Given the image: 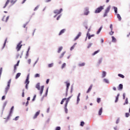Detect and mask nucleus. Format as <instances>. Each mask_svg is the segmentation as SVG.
Instances as JSON below:
<instances>
[{
    "mask_svg": "<svg viewBox=\"0 0 130 130\" xmlns=\"http://www.w3.org/2000/svg\"><path fill=\"white\" fill-rule=\"evenodd\" d=\"M36 87L38 90H39V91H40V94L41 96V95H42V93H43V91L44 90V86L43 85L40 88V83H38L36 84Z\"/></svg>",
    "mask_w": 130,
    "mask_h": 130,
    "instance_id": "nucleus-1",
    "label": "nucleus"
},
{
    "mask_svg": "<svg viewBox=\"0 0 130 130\" xmlns=\"http://www.w3.org/2000/svg\"><path fill=\"white\" fill-rule=\"evenodd\" d=\"M71 98H72V96H69L68 99L67 98H64L62 100V101H61L60 104L62 105L63 104V102H64V101H66V105H68V104H69V102L70 101V99H71Z\"/></svg>",
    "mask_w": 130,
    "mask_h": 130,
    "instance_id": "nucleus-2",
    "label": "nucleus"
},
{
    "mask_svg": "<svg viewBox=\"0 0 130 130\" xmlns=\"http://www.w3.org/2000/svg\"><path fill=\"white\" fill-rule=\"evenodd\" d=\"M22 41L19 42V43L16 46V50L17 51H20L21 50V49L22 48V46H23V45H22Z\"/></svg>",
    "mask_w": 130,
    "mask_h": 130,
    "instance_id": "nucleus-3",
    "label": "nucleus"
},
{
    "mask_svg": "<svg viewBox=\"0 0 130 130\" xmlns=\"http://www.w3.org/2000/svg\"><path fill=\"white\" fill-rule=\"evenodd\" d=\"M104 8L103 7V6H101V7L98 8L95 10L94 13H95V14H98V13H101V12L102 11V10H104Z\"/></svg>",
    "mask_w": 130,
    "mask_h": 130,
    "instance_id": "nucleus-4",
    "label": "nucleus"
},
{
    "mask_svg": "<svg viewBox=\"0 0 130 130\" xmlns=\"http://www.w3.org/2000/svg\"><path fill=\"white\" fill-rule=\"evenodd\" d=\"M110 9H111V6H109L108 8H107V9L105 10L104 17H106V16H107V14L109 13V12L110 11Z\"/></svg>",
    "mask_w": 130,
    "mask_h": 130,
    "instance_id": "nucleus-5",
    "label": "nucleus"
},
{
    "mask_svg": "<svg viewBox=\"0 0 130 130\" xmlns=\"http://www.w3.org/2000/svg\"><path fill=\"white\" fill-rule=\"evenodd\" d=\"M61 12H62V8H61L59 10H55L54 11V14H56V15H59Z\"/></svg>",
    "mask_w": 130,
    "mask_h": 130,
    "instance_id": "nucleus-6",
    "label": "nucleus"
},
{
    "mask_svg": "<svg viewBox=\"0 0 130 130\" xmlns=\"http://www.w3.org/2000/svg\"><path fill=\"white\" fill-rule=\"evenodd\" d=\"M13 110H14V106L12 107V108L11 109V110H10V112L9 113V115L7 117V119H10V117H11V115H12V113H13Z\"/></svg>",
    "mask_w": 130,
    "mask_h": 130,
    "instance_id": "nucleus-7",
    "label": "nucleus"
},
{
    "mask_svg": "<svg viewBox=\"0 0 130 130\" xmlns=\"http://www.w3.org/2000/svg\"><path fill=\"white\" fill-rule=\"evenodd\" d=\"M86 36L87 37H88V39L90 40L91 39V37H94V36H95V35H90V33H89V32H87V34H86Z\"/></svg>",
    "mask_w": 130,
    "mask_h": 130,
    "instance_id": "nucleus-8",
    "label": "nucleus"
},
{
    "mask_svg": "<svg viewBox=\"0 0 130 130\" xmlns=\"http://www.w3.org/2000/svg\"><path fill=\"white\" fill-rule=\"evenodd\" d=\"M5 18H6V16H4L3 17V19H2V20H3L4 22H8V21H9V19H10V16H7L6 19H5Z\"/></svg>",
    "mask_w": 130,
    "mask_h": 130,
    "instance_id": "nucleus-9",
    "label": "nucleus"
},
{
    "mask_svg": "<svg viewBox=\"0 0 130 130\" xmlns=\"http://www.w3.org/2000/svg\"><path fill=\"white\" fill-rule=\"evenodd\" d=\"M84 14L85 16H88V15H89V8H86L85 9V11H84Z\"/></svg>",
    "mask_w": 130,
    "mask_h": 130,
    "instance_id": "nucleus-10",
    "label": "nucleus"
},
{
    "mask_svg": "<svg viewBox=\"0 0 130 130\" xmlns=\"http://www.w3.org/2000/svg\"><path fill=\"white\" fill-rule=\"evenodd\" d=\"M81 35H82V33L81 32H79L78 33V35L74 39V41H76V40H77V39H79V38H80V37H81Z\"/></svg>",
    "mask_w": 130,
    "mask_h": 130,
    "instance_id": "nucleus-11",
    "label": "nucleus"
},
{
    "mask_svg": "<svg viewBox=\"0 0 130 130\" xmlns=\"http://www.w3.org/2000/svg\"><path fill=\"white\" fill-rule=\"evenodd\" d=\"M39 114H40V111H39L36 113L35 115H34V116L33 117V119H35L37 118V116H38V115H39Z\"/></svg>",
    "mask_w": 130,
    "mask_h": 130,
    "instance_id": "nucleus-12",
    "label": "nucleus"
},
{
    "mask_svg": "<svg viewBox=\"0 0 130 130\" xmlns=\"http://www.w3.org/2000/svg\"><path fill=\"white\" fill-rule=\"evenodd\" d=\"M11 0H7L5 3V4L4 5V6H3V9H6V8H7V6H8V5H9V4H10V2Z\"/></svg>",
    "mask_w": 130,
    "mask_h": 130,
    "instance_id": "nucleus-13",
    "label": "nucleus"
},
{
    "mask_svg": "<svg viewBox=\"0 0 130 130\" xmlns=\"http://www.w3.org/2000/svg\"><path fill=\"white\" fill-rule=\"evenodd\" d=\"M92 88H93V84H91L90 86H89L88 89L86 91V93H90L91 90H92Z\"/></svg>",
    "mask_w": 130,
    "mask_h": 130,
    "instance_id": "nucleus-14",
    "label": "nucleus"
},
{
    "mask_svg": "<svg viewBox=\"0 0 130 130\" xmlns=\"http://www.w3.org/2000/svg\"><path fill=\"white\" fill-rule=\"evenodd\" d=\"M64 32H66V29H63L61 30L58 34L59 36H60V35H62V34H63V33H64Z\"/></svg>",
    "mask_w": 130,
    "mask_h": 130,
    "instance_id": "nucleus-15",
    "label": "nucleus"
},
{
    "mask_svg": "<svg viewBox=\"0 0 130 130\" xmlns=\"http://www.w3.org/2000/svg\"><path fill=\"white\" fill-rule=\"evenodd\" d=\"M123 89V85L121 84H119L118 87V89L119 90H121Z\"/></svg>",
    "mask_w": 130,
    "mask_h": 130,
    "instance_id": "nucleus-16",
    "label": "nucleus"
},
{
    "mask_svg": "<svg viewBox=\"0 0 130 130\" xmlns=\"http://www.w3.org/2000/svg\"><path fill=\"white\" fill-rule=\"evenodd\" d=\"M66 84L67 85V91H69V88H70V86H71V84L69 82H66Z\"/></svg>",
    "mask_w": 130,
    "mask_h": 130,
    "instance_id": "nucleus-17",
    "label": "nucleus"
},
{
    "mask_svg": "<svg viewBox=\"0 0 130 130\" xmlns=\"http://www.w3.org/2000/svg\"><path fill=\"white\" fill-rule=\"evenodd\" d=\"M9 89H10V86L7 85V86L5 88V93H6V94H7L8 91H9Z\"/></svg>",
    "mask_w": 130,
    "mask_h": 130,
    "instance_id": "nucleus-18",
    "label": "nucleus"
},
{
    "mask_svg": "<svg viewBox=\"0 0 130 130\" xmlns=\"http://www.w3.org/2000/svg\"><path fill=\"white\" fill-rule=\"evenodd\" d=\"M103 109L102 108H101L99 111V115H101L102 114Z\"/></svg>",
    "mask_w": 130,
    "mask_h": 130,
    "instance_id": "nucleus-19",
    "label": "nucleus"
},
{
    "mask_svg": "<svg viewBox=\"0 0 130 130\" xmlns=\"http://www.w3.org/2000/svg\"><path fill=\"white\" fill-rule=\"evenodd\" d=\"M21 76V73H18L16 74V77H15V79H18V78Z\"/></svg>",
    "mask_w": 130,
    "mask_h": 130,
    "instance_id": "nucleus-20",
    "label": "nucleus"
},
{
    "mask_svg": "<svg viewBox=\"0 0 130 130\" xmlns=\"http://www.w3.org/2000/svg\"><path fill=\"white\" fill-rule=\"evenodd\" d=\"M102 77H103V78H105V77H106V72L103 71V72H102Z\"/></svg>",
    "mask_w": 130,
    "mask_h": 130,
    "instance_id": "nucleus-21",
    "label": "nucleus"
},
{
    "mask_svg": "<svg viewBox=\"0 0 130 130\" xmlns=\"http://www.w3.org/2000/svg\"><path fill=\"white\" fill-rule=\"evenodd\" d=\"M29 83L30 81H29V79H26L24 84H25V85H29Z\"/></svg>",
    "mask_w": 130,
    "mask_h": 130,
    "instance_id": "nucleus-22",
    "label": "nucleus"
},
{
    "mask_svg": "<svg viewBox=\"0 0 130 130\" xmlns=\"http://www.w3.org/2000/svg\"><path fill=\"white\" fill-rule=\"evenodd\" d=\"M76 45H77V43H75L74 45L71 47L70 50H73L75 48V47H76Z\"/></svg>",
    "mask_w": 130,
    "mask_h": 130,
    "instance_id": "nucleus-23",
    "label": "nucleus"
},
{
    "mask_svg": "<svg viewBox=\"0 0 130 130\" xmlns=\"http://www.w3.org/2000/svg\"><path fill=\"white\" fill-rule=\"evenodd\" d=\"M68 107V105H66L64 106V110H65V112L66 113H68V108H67Z\"/></svg>",
    "mask_w": 130,
    "mask_h": 130,
    "instance_id": "nucleus-24",
    "label": "nucleus"
},
{
    "mask_svg": "<svg viewBox=\"0 0 130 130\" xmlns=\"http://www.w3.org/2000/svg\"><path fill=\"white\" fill-rule=\"evenodd\" d=\"M99 52H100V50H98L92 54V55H95V54H97V53H99Z\"/></svg>",
    "mask_w": 130,
    "mask_h": 130,
    "instance_id": "nucleus-25",
    "label": "nucleus"
},
{
    "mask_svg": "<svg viewBox=\"0 0 130 130\" xmlns=\"http://www.w3.org/2000/svg\"><path fill=\"white\" fill-rule=\"evenodd\" d=\"M101 30H102V26H101L99 30H98V31L96 32V34H99L101 32Z\"/></svg>",
    "mask_w": 130,
    "mask_h": 130,
    "instance_id": "nucleus-26",
    "label": "nucleus"
},
{
    "mask_svg": "<svg viewBox=\"0 0 130 130\" xmlns=\"http://www.w3.org/2000/svg\"><path fill=\"white\" fill-rule=\"evenodd\" d=\"M81 96V93H79L78 94V95L77 96V102H80V96Z\"/></svg>",
    "mask_w": 130,
    "mask_h": 130,
    "instance_id": "nucleus-27",
    "label": "nucleus"
},
{
    "mask_svg": "<svg viewBox=\"0 0 130 130\" xmlns=\"http://www.w3.org/2000/svg\"><path fill=\"white\" fill-rule=\"evenodd\" d=\"M125 104H128V100L127 98H126V100L125 101V103L123 104V105H125Z\"/></svg>",
    "mask_w": 130,
    "mask_h": 130,
    "instance_id": "nucleus-28",
    "label": "nucleus"
},
{
    "mask_svg": "<svg viewBox=\"0 0 130 130\" xmlns=\"http://www.w3.org/2000/svg\"><path fill=\"white\" fill-rule=\"evenodd\" d=\"M119 98V94H117L116 98V100L115 101V103H116V102H117V101H118V98Z\"/></svg>",
    "mask_w": 130,
    "mask_h": 130,
    "instance_id": "nucleus-29",
    "label": "nucleus"
},
{
    "mask_svg": "<svg viewBox=\"0 0 130 130\" xmlns=\"http://www.w3.org/2000/svg\"><path fill=\"white\" fill-rule=\"evenodd\" d=\"M118 77H120V78H122V79H124V75L122 74H119L118 75Z\"/></svg>",
    "mask_w": 130,
    "mask_h": 130,
    "instance_id": "nucleus-30",
    "label": "nucleus"
},
{
    "mask_svg": "<svg viewBox=\"0 0 130 130\" xmlns=\"http://www.w3.org/2000/svg\"><path fill=\"white\" fill-rule=\"evenodd\" d=\"M85 62L81 63L78 64L79 67H84L85 66Z\"/></svg>",
    "mask_w": 130,
    "mask_h": 130,
    "instance_id": "nucleus-31",
    "label": "nucleus"
},
{
    "mask_svg": "<svg viewBox=\"0 0 130 130\" xmlns=\"http://www.w3.org/2000/svg\"><path fill=\"white\" fill-rule=\"evenodd\" d=\"M117 17L118 19H119V21H121V17L120 16V15L117 14Z\"/></svg>",
    "mask_w": 130,
    "mask_h": 130,
    "instance_id": "nucleus-32",
    "label": "nucleus"
},
{
    "mask_svg": "<svg viewBox=\"0 0 130 130\" xmlns=\"http://www.w3.org/2000/svg\"><path fill=\"white\" fill-rule=\"evenodd\" d=\"M112 42H116V39L114 36L112 37Z\"/></svg>",
    "mask_w": 130,
    "mask_h": 130,
    "instance_id": "nucleus-33",
    "label": "nucleus"
},
{
    "mask_svg": "<svg viewBox=\"0 0 130 130\" xmlns=\"http://www.w3.org/2000/svg\"><path fill=\"white\" fill-rule=\"evenodd\" d=\"M62 50V47H60L58 50V53H60V51Z\"/></svg>",
    "mask_w": 130,
    "mask_h": 130,
    "instance_id": "nucleus-34",
    "label": "nucleus"
},
{
    "mask_svg": "<svg viewBox=\"0 0 130 130\" xmlns=\"http://www.w3.org/2000/svg\"><path fill=\"white\" fill-rule=\"evenodd\" d=\"M11 82H12V80H11V79L9 80L8 81V85H7V86H11Z\"/></svg>",
    "mask_w": 130,
    "mask_h": 130,
    "instance_id": "nucleus-35",
    "label": "nucleus"
},
{
    "mask_svg": "<svg viewBox=\"0 0 130 130\" xmlns=\"http://www.w3.org/2000/svg\"><path fill=\"white\" fill-rule=\"evenodd\" d=\"M66 66H67V64L66 63H63L61 66V69H64V68H66Z\"/></svg>",
    "mask_w": 130,
    "mask_h": 130,
    "instance_id": "nucleus-36",
    "label": "nucleus"
},
{
    "mask_svg": "<svg viewBox=\"0 0 130 130\" xmlns=\"http://www.w3.org/2000/svg\"><path fill=\"white\" fill-rule=\"evenodd\" d=\"M65 53H66V52H63V53H62L60 56V58L63 57V55H64Z\"/></svg>",
    "mask_w": 130,
    "mask_h": 130,
    "instance_id": "nucleus-37",
    "label": "nucleus"
},
{
    "mask_svg": "<svg viewBox=\"0 0 130 130\" xmlns=\"http://www.w3.org/2000/svg\"><path fill=\"white\" fill-rule=\"evenodd\" d=\"M40 77V75L39 74H36L35 75V78H39Z\"/></svg>",
    "mask_w": 130,
    "mask_h": 130,
    "instance_id": "nucleus-38",
    "label": "nucleus"
},
{
    "mask_svg": "<svg viewBox=\"0 0 130 130\" xmlns=\"http://www.w3.org/2000/svg\"><path fill=\"white\" fill-rule=\"evenodd\" d=\"M22 97H25V90L23 89L22 90Z\"/></svg>",
    "mask_w": 130,
    "mask_h": 130,
    "instance_id": "nucleus-39",
    "label": "nucleus"
},
{
    "mask_svg": "<svg viewBox=\"0 0 130 130\" xmlns=\"http://www.w3.org/2000/svg\"><path fill=\"white\" fill-rule=\"evenodd\" d=\"M52 67H53V63L48 64V68H52Z\"/></svg>",
    "mask_w": 130,
    "mask_h": 130,
    "instance_id": "nucleus-40",
    "label": "nucleus"
},
{
    "mask_svg": "<svg viewBox=\"0 0 130 130\" xmlns=\"http://www.w3.org/2000/svg\"><path fill=\"white\" fill-rule=\"evenodd\" d=\"M16 70H17V66L14 65V73H16Z\"/></svg>",
    "mask_w": 130,
    "mask_h": 130,
    "instance_id": "nucleus-41",
    "label": "nucleus"
},
{
    "mask_svg": "<svg viewBox=\"0 0 130 130\" xmlns=\"http://www.w3.org/2000/svg\"><path fill=\"white\" fill-rule=\"evenodd\" d=\"M97 102H98V103H100V102H101V99L98 98L97 99Z\"/></svg>",
    "mask_w": 130,
    "mask_h": 130,
    "instance_id": "nucleus-42",
    "label": "nucleus"
},
{
    "mask_svg": "<svg viewBox=\"0 0 130 130\" xmlns=\"http://www.w3.org/2000/svg\"><path fill=\"white\" fill-rule=\"evenodd\" d=\"M114 9L115 13L116 14H117V8H116V7H114Z\"/></svg>",
    "mask_w": 130,
    "mask_h": 130,
    "instance_id": "nucleus-43",
    "label": "nucleus"
},
{
    "mask_svg": "<svg viewBox=\"0 0 130 130\" xmlns=\"http://www.w3.org/2000/svg\"><path fill=\"white\" fill-rule=\"evenodd\" d=\"M85 124V122L83 121L81 122L80 125L81 126H84V125Z\"/></svg>",
    "mask_w": 130,
    "mask_h": 130,
    "instance_id": "nucleus-44",
    "label": "nucleus"
},
{
    "mask_svg": "<svg viewBox=\"0 0 130 130\" xmlns=\"http://www.w3.org/2000/svg\"><path fill=\"white\" fill-rule=\"evenodd\" d=\"M60 129H61V128H60V126H57V127L55 128V130H60Z\"/></svg>",
    "mask_w": 130,
    "mask_h": 130,
    "instance_id": "nucleus-45",
    "label": "nucleus"
},
{
    "mask_svg": "<svg viewBox=\"0 0 130 130\" xmlns=\"http://www.w3.org/2000/svg\"><path fill=\"white\" fill-rule=\"evenodd\" d=\"M10 3H11V4H12V5H14V4H15V2L14 0H11Z\"/></svg>",
    "mask_w": 130,
    "mask_h": 130,
    "instance_id": "nucleus-46",
    "label": "nucleus"
},
{
    "mask_svg": "<svg viewBox=\"0 0 130 130\" xmlns=\"http://www.w3.org/2000/svg\"><path fill=\"white\" fill-rule=\"evenodd\" d=\"M8 104V103L7 102H6L4 104V109H5V107H6V106H7V104Z\"/></svg>",
    "mask_w": 130,
    "mask_h": 130,
    "instance_id": "nucleus-47",
    "label": "nucleus"
},
{
    "mask_svg": "<svg viewBox=\"0 0 130 130\" xmlns=\"http://www.w3.org/2000/svg\"><path fill=\"white\" fill-rule=\"evenodd\" d=\"M92 45V43H90L88 44V46L87 47V48H90V47H91Z\"/></svg>",
    "mask_w": 130,
    "mask_h": 130,
    "instance_id": "nucleus-48",
    "label": "nucleus"
},
{
    "mask_svg": "<svg viewBox=\"0 0 130 130\" xmlns=\"http://www.w3.org/2000/svg\"><path fill=\"white\" fill-rule=\"evenodd\" d=\"M129 116V113H125V117H128Z\"/></svg>",
    "mask_w": 130,
    "mask_h": 130,
    "instance_id": "nucleus-49",
    "label": "nucleus"
},
{
    "mask_svg": "<svg viewBox=\"0 0 130 130\" xmlns=\"http://www.w3.org/2000/svg\"><path fill=\"white\" fill-rule=\"evenodd\" d=\"M110 28L111 29V31H112V30H113V27L112 26V24L110 25Z\"/></svg>",
    "mask_w": 130,
    "mask_h": 130,
    "instance_id": "nucleus-50",
    "label": "nucleus"
},
{
    "mask_svg": "<svg viewBox=\"0 0 130 130\" xmlns=\"http://www.w3.org/2000/svg\"><path fill=\"white\" fill-rule=\"evenodd\" d=\"M101 62H102V59H100L99 60L98 63H99V64H100V63H101Z\"/></svg>",
    "mask_w": 130,
    "mask_h": 130,
    "instance_id": "nucleus-51",
    "label": "nucleus"
},
{
    "mask_svg": "<svg viewBox=\"0 0 130 130\" xmlns=\"http://www.w3.org/2000/svg\"><path fill=\"white\" fill-rule=\"evenodd\" d=\"M36 99V94L34 96V98L32 99V101H35V99Z\"/></svg>",
    "mask_w": 130,
    "mask_h": 130,
    "instance_id": "nucleus-52",
    "label": "nucleus"
},
{
    "mask_svg": "<svg viewBox=\"0 0 130 130\" xmlns=\"http://www.w3.org/2000/svg\"><path fill=\"white\" fill-rule=\"evenodd\" d=\"M114 32H113L112 30H111V32H110V35H113Z\"/></svg>",
    "mask_w": 130,
    "mask_h": 130,
    "instance_id": "nucleus-53",
    "label": "nucleus"
},
{
    "mask_svg": "<svg viewBox=\"0 0 130 130\" xmlns=\"http://www.w3.org/2000/svg\"><path fill=\"white\" fill-rule=\"evenodd\" d=\"M104 82H105V83H109L108 80L105 79H104Z\"/></svg>",
    "mask_w": 130,
    "mask_h": 130,
    "instance_id": "nucleus-54",
    "label": "nucleus"
},
{
    "mask_svg": "<svg viewBox=\"0 0 130 130\" xmlns=\"http://www.w3.org/2000/svg\"><path fill=\"white\" fill-rule=\"evenodd\" d=\"M47 94H48V88L47 89L46 91V96H47Z\"/></svg>",
    "mask_w": 130,
    "mask_h": 130,
    "instance_id": "nucleus-55",
    "label": "nucleus"
},
{
    "mask_svg": "<svg viewBox=\"0 0 130 130\" xmlns=\"http://www.w3.org/2000/svg\"><path fill=\"white\" fill-rule=\"evenodd\" d=\"M5 99H6V96L4 95V96H2V100H5Z\"/></svg>",
    "mask_w": 130,
    "mask_h": 130,
    "instance_id": "nucleus-56",
    "label": "nucleus"
},
{
    "mask_svg": "<svg viewBox=\"0 0 130 130\" xmlns=\"http://www.w3.org/2000/svg\"><path fill=\"white\" fill-rule=\"evenodd\" d=\"M29 78H30V75L29 74L27 75V77H26V80H29Z\"/></svg>",
    "mask_w": 130,
    "mask_h": 130,
    "instance_id": "nucleus-57",
    "label": "nucleus"
},
{
    "mask_svg": "<svg viewBox=\"0 0 130 130\" xmlns=\"http://www.w3.org/2000/svg\"><path fill=\"white\" fill-rule=\"evenodd\" d=\"M50 110V108H48L47 109V113H48L49 112Z\"/></svg>",
    "mask_w": 130,
    "mask_h": 130,
    "instance_id": "nucleus-58",
    "label": "nucleus"
},
{
    "mask_svg": "<svg viewBox=\"0 0 130 130\" xmlns=\"http://www.w3.org/2000/svg\"><path fill=\"white\" fill-rule=\"evenodd\" d=\"M38 8H39L38 6H37V7H36V8H35V9H34V11H37V10H38Z\"/></svg>",
    "mask_w": 130,
    "mask_h": 130,
    "instance_id": "nucleus-59",
    "label": "nucleus"
},
{
    "mask_svg": "<svg viewBox=\"0 0 130 130\" xmlns=\"http://www.w3.org/2000/svg\"><path fill=\"white\" fill-rule=\"evenodd\" d=\"M49 2H51V0H45V3H49Z\"/></svg>",
    "mask_w": 130,
    "mask_h": 130,
    "instance_id": "nucleus-60",
    "label": "nucleus"
},
{
    "mask_svg": "<svg viewBox=\"0 0 130 130\" xmlns=\"http://www.w3.org/2000/svg\"><path fill=\"white\" fill-rule=\"evenodd\" d=\"M101 43H103L104 42V40H103V39H102L101 40Z\"/></svg>",
    "mask_w": 130,
    "mask_h": 130,
    "instance_id": "nucleus-61",
    "label": "nucleus"
},
{
    "mask_svg": "<svg viewBox=\"0 0 130 130\" xmlns=\"http://www.w3.org/2000/svg\"><path fill=\"white\" fill-rule=\"evenodd\" d=\"M59 19H60V15H59L57 18V20H59Z\"/></svg>",
    "mask_w": 130,
    "mask_h": 130,
    "instance_id": "nucleus-62",
    "label": "nucleus"
},
{
    "mask_svg": "<svg viewBox=\"0 0 130 130\" xmlns=\"http://www.w3.org/2000/svg\"><path fill=\"white\" fill-rule=\"evenodd\" d=\"M28 84H26V85H25V89H26L27 90V89H28Z\"/></svg>",
    "mask_w": 130,
    "mask_h": 130,
    "instance_id": "nucleus-63",
    "label": "nucleus"
},
{
    "mask_svg": "<svg viewBox=\"0 0 130 130\" xmlns=\"http://www.w3.org/2000/svg\"><path fill=\"white\" fill-rule=\"evenodd\" d=\"M49 83V79H47L46 81V84H48Z\"/></svg>",
    "mask_w": 130,
    "mask_h": 130,
    "instance_id": "nucleus-64",
    "label": "nucleus"
}]
</instances>
